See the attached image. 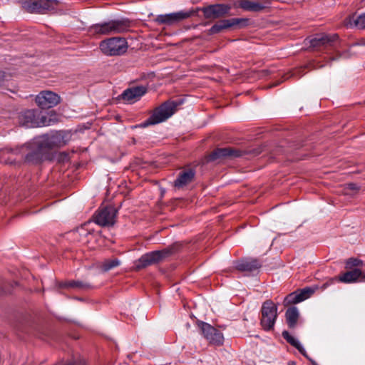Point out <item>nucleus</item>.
I'll use <instances>...</instances> for the list:
<instances>
[{
    "mask_svg": "<svg viewBox=\"0 0 365 365\" xmlns=\"http://www.w3.org/2000/svg\"><path fill=\"white\" fill-rule=\"evenodd\" d=\"M130 26L129 19H118L93 24L88 31L93 36H110L128 31Z\"/></svg>",
    "mask_w": 365,
    "mask_h": 365,
    "instance_id": "obj_1",
    "label": "nucleus"
},
{
    "mask_svg": "<svg viewBox=\"0 0 365 365\" xmlns=\"http://www.w3.org/2000/svg\"><path fill=\"white\" fill-rule=\"evenodd\" d=\"M178 103L174 101H168L154 110L152 115L144 121L141 126L147 127L165 121L176 111Z\"/></svg>",
    "mask_w": 365,
    "mask_h": 365,
    "instance_id": "obj_2",
    "label": "nucleus"
},
{
    "mask_svg": "<svg viewBox=\"0 0 365 365\" xmlns=\"http://www.w3.org/2000/svg\"><path fill=\"white\" fill-rule=\"evenodd\" d=\"M101 52L106 56H119L127 50V42L123 38L112 37L102 41L99 44Z\"/></svg>",
    "mask_w": 365,
    "mask_h": 365,
    "instance_id": "obj_3",
    "label": "nucleus"
},
{
    "mask_svg": "<svg viewBox=\"0 0 365 365\" xmlns=\"http://www.w3.org/2000/svg\"><path fill=\"white\" fill-rule=\"evenodd\" d=\"M19 3L26 11L36 14L55 10L58 4L57 0H20Z\"/></svg>",
    "mask_w": 365,
    "mask_h": 365,
    "instance_id": "obj_4",
    "label": "nucleus"
},
{
    "mask_svg": "<svg viewBox=\"0 0 365 365\" xmlns=\"http://www.w3.org/2000/svg\"><path fill=\"white\" fill-rule=\"evenodd\" d=\"M260 324L264 330L270 331L273 329L277 317V307L271 300H266L261 308Z\"/></svg>",
    "mask_w": 365,
    "mask_h": 365,
    "instance_id": "obj_5",
    "label": "nucleus"
},
{
    "mask_svg": "<svg viewBox=\"0 0 365 365\" xmlns=\"http://www.w3.org/2000/svg\"><path fill=\"white\" fill-rule=\"evenodd\" d=\"M19 120L20 124L27 128H36L48 125L46 116L41 115L37 110H27L22 112Z\"/></svg>",
    "mask_w": 365,
    "mask_h": 365,
    "instance_id": "obj_6",
    "label": "nucleus"
},
{
    "mask_svg": "<svg viewBox=\"0 0 365 365\" xmlns=\"http://www.w3.org/2000/svg\"><path fill=\"white\" fill-rule=\"evenodd\" d=\"M172 254L171 249L153 251L146 253L140 257L136 264V268L140 269L151 264L158 263Z\"/></svg>",
    "mask_w": 365,
    "mask_h": 365,
    "instance_id": "obj_7",
    "label": "nucleus"
},
{
    "mask_svg": "<svg viewBox=\"0 0 365 365\" xmlns=\"http://www.w3.org/2000/svg\"><path fill=\"white\" fill-rule=\"evenodd\" d=\"M192 10L180 11L178 12L161 14L156 16L154 21L159 25L165 24L167 26H173L184 19H188L194 14Z\"/></svg>",
    "mask_w": 365,
    "mask_h": 365,
    "instance_id": "obj_8",
    "label": "nucleus"
},
{
    "mask_svg": "<svg viewBox=\"0 0 365 365\" xmlns=\"http://www.w3.org/2000/svg\"><path fill=\"white\" fill-rule=\"evenodd\" d=\"M117 210L113 206H107L98 210L94 216V222L102 227L113 226L115 222Z\"/></svg>",
    "mask_w": 365,
    "mask_h": 365,
    "instance_id": "obj_9",
    "label": "nucleus"
},
{
    "mask_svg": "<svg viewBox=\"0 0 365 365\" xmlns=\"http://www.w3.org/2000/svg\"><path fill=\"white\" fill-rule=\"evenodd\" d=\"M36 103L41 109H48L56 106L61 102L58 94L51 91H42L35 98Z\"/></svg>",
    "mask_w": 365,
    "mask_h": 365,
    "instance_id": "obj_10",
    "label": "nucleus"
},
{
    "mask_svg": "<svg viewBox=\"0 0 365 365\" xmlns=\"http://www.w3.org/2000/svg\"><path fill=\"white\" fill-rule=\"evenodd\" d=\"M198 326L201 330L204 337L208 341L210 344L215 346H221L224 342V336L221 331L215 329L210 324L200 322Z\"/></svg>",
    "mask_w": 365,
    "mask_h": 365,
    "instance_id": "obj_11",
    "label": "nucleus"
},
{
    "mask_svg": "<svg viewBox=\"0 0 365 365\" xmlns=\"http://www.w3.org/2000/svg\"><path fill=\"white\" fill-rule=\"evenodd\" d=\"M339 38L337 34H317L309 40L310 46L317 51L327 48L333 46V43Z\"/></svg>",
    "mask_w": 365,
    "mask_h": 365,
    "instance_id": "obj_12",
    "label": "nucleus"
},
{
    "mask_svg": "<svg viewBox=\"0 0 365 365\" xmlns=\"http://www.w3.org/2000/svg\"><path fill=\"white\" fill-rule=\"evenodd\" d=\"M39 140L41 143V149H46L48 153L51 150L66 144L61 132H57L51 136L43 137Z\"/></svg>",
    "mask_w": 365,
    "mask_h": 365,
    "instance_id": "obj_13",
    "label": "nucleus"
},
{
    "mask_svg": "<svg viewBox=\"0 0 365 365\" xmlns=\"http://www.w3.org/2000/svg\"><path fill=\"white\" fill-rule=\"evenodd\" d=\"M147 91V88L143 86H133L125 90L120 95V98L123 101L132 104L139 101Z\"/></svg>",
    "mask_w": 365,
    "mask_h": 365,
    "instance_id": "obj_14",
    "label": "nucleus"
},
{
    "mask_svg": "<svg viewBox=\"0 0 365 365\" xmlns=\"http://www.w3.org/2000/svg\"><path fill=\"white\" fill-rule=\"evenodd\" d=\"M230 9V6L226 4H214L205 6L202 11L205 19H217L223 16Z\"/></svg>",
    "mask_w": 365,
    "mask_h": 365,
    "instance_id": "obj_15",
    "label": "nucleus"
},
{
    "mask_svg": "<svg viewBox=\"0 0 365 365\" xmlns=\"http://www.w3.org/2000/svg\"><path fill=\"white\" fill-rule=\"evenodd\" d=\"M242 152L230 147L217 148L208 155V161H215L225 158L240 157Z\"/></svg>",
    "mask_w": 365,
    "mask_h": 365,
    "instance_id": "obj_16",
    "label": "nucleus"
},
{
    "mask_svg": "<svg viewBox=\"0 0 365 365\" xmlns=\"http://www.w3.org/2000/svg\"><path fill=\"white\" fill-rule=\"evenodd\" d=\"M34 150L26 155V161L31 163H38L48 158V153L46 149H41V143L38 140L34 143Z\"/></svg>",
    "mask_w": 365,
    "mask_h": 365,
    "instance_id": "obj_17",
    "label": "nucleus"
},
{
    "mask_svg": "<svg viewBox=\"0 0 365 365\" xmlns=\"http://www.w3.org/2000/svg\"><path fill=\"white\" fill-rule=\"evenodd\" d=\"M247 22V19L238 18L221 20L215 24L210 28L209 32L210 34H217L221 32L224 29L236 26L242 23L246 24Z\"/></svg>",
    "mask_w": 365,
    "mask_h": 365,
    "instance_id": "obj_18",
    "label": "nucleus"
},
{
    "mask_svg": "<svg viewBox=\"0 0 365 365\" xmlns=\"http://www.w3.org/2000/svg\"><path fill=\"white\" fill-rule=\"evenodd\" d=\"M195 176V171L190 168H186L179 172V174L174 181V186L180 189L192 182Z\"/></svg>",
    "mask_w": 365,
    "mask_h": 365,
    "instance_id": "obj_19",
    "label": "nucleus"
},
{
    "mask_svg": "<svg viewBox=\"0 0 365 365\" xmlns=\"http://www.w3.org/2000/svg\"><path fill=\"white\" fill-rule=\"evenodd\" d=\"M269 4V0H264L262 1L243 0L240 3V7L245 11L259 12L268 8Z\"/></svg>",
    "mask_w": 365,
    "mask_h": 365,
    "instance_id": "obj_20",
    "label": "nucleus"
},
{
    "mask_svg": "<svg viewBox=\"0 0 365 365\" xmlns=\"http://www.w3.org/2000/svg\"><path fill=\"white\" fill-rule=\"evenodd\" d=\"M261 263L257 259H245L237 261L235 267L241 272H252L261 267Z\"/></svg>",
    "mask_w": 365,
    "mask_h": 365,
    "instance_id": "obj_21",
    "label": "nucleus"
},
{
    "mask_svg": "<svg viewBox=\"0 0 365 365\" xmlns=\"http://www.w3.org/2000/svg\"><path fill=\"white\" fill-rule=\"evenodd\" d=\"M346 24L349 26H355L360 29H365V13L360 15L353 14L349 16L345 20Z\"/></svg>",
    "mask_w": 365,
    "mask_h": 365,
    "instance_id": "obj_22",
    "label": "nucleus"
},
{
    "mask_svg": "<svg viewBox=\"0 0 365 365\" xmlns=\"http://www.w3.org/2000/svg\"><path fill=\"white\" fill-rule=\"evenodd\" d=\"M299 315L298 309L295 307H292L287 309L285 317L289 328H294L296 327L299 319Z\"/></svg>",
    "mask_w": 365,
    "mask_h": 365,
    "instance_id": "obj_23",
    "label": "nucleus"
},
{
    "mask_svg": "<svg viewBox=\"0 0 365 365\" xmlns=\"http://www.w3.org/2000/svg\"><path fill=\"white\" fill-rule=\"evenodd\" d=\"M282 336L289 344L295 347L303 356L308 358L305 349L301 345L299 341L292 336L287 331H284L282 332Z\"/></svg>",
    "mask_w": 365,
    "mask_h": 365,
    "instance_id": "obj_24",
    "label": "nucleus"
},
{
    "mask_svg": "<svg viewBox=\"0 0 365 365\" xmlns=\"http://www.w3.org/2000/svg\"><path fill=\"white\" fill-rule=\"evenodd\" d=\"M361 275V272L359 269H354L343 274L339 277V280L342 282H354Z\"/></svg>",
    "mask_w": 365,
    "mask_h": 365,
    "instance_id": "obj_25",
    "label": "nucleus"
},
{
    "mask_svg": "<svg viewBox=\"0 0 365 365\" xmlns=\"http://www.w3.org/2000/svg\"><path fill=\"white\" fill-rule=\"evenodd\" d=\"M60 287L76 288L81 290H87L91 288V285L90 284L78 280H72L68 282L61 283Z\"/></svg>",
    "mask_w": 365,
    "mask_h": 365,
    "instance_id": "obj_26",
    "label": "nucleus"
},
{
    "mask_svg": "<svg viewBox=\"0 0 365 365\" xmlns=\"http://www.w3.org/2000/svg\"><path fill=\"white\" fill-rule=\"evenodd\" d=\"M120 261L117 258L107 259L101 262V269L103 272H108L113 268L118 267Z\"/></svg>",
    "mask_w": 365,
    "mask_h": 365,
    "instance_id": "obj_27",
    "label": "nucleus"
},
{
    "mask_svg": "<svg viewBox=\"0 0 365 365\" xmlns=\"http://www.w3.org/2000/svg\"><path fill=\"white\" fill-rule=\"evenodd\" d=\"M303 301V297H301L299 292H294L288 294L284 299L283 304L285 307L292 304H297Z\"/></svg>",
    "mask_w": 365,
    "mask_h": 365,
    "instance_id": "obj_28",
    "label": "nucleus"
},
{
    "mask_svg": "<svg viewBox=\"0 0 365 365\" xmlns=\"http://www.w3.org/2000/svg\"><path fill=\"white\" fill-rule=\"evenodd\" d=\"M317 289V287H305L299 290V294L301 297H303V301L310 297L314 292Z\"/></svg>",
    "mask_w": 365,
    "mask_h": 365,
    "instance_id": "obj_29",
    "label": "nucleus"
},
{
    "mask_svg": "<svg viewBox=\"0 0 365 365\" xmlns=\"http://www.w3.org/2000/svg\"><path fill=\"white\" fill-rule=\"evenodd\" d=\"M361 263V262L357 259H353V258H351L349 259L347 262H346V265L348 267H357L359 266L360 264Z\"/></svg>",
    "mask_w": 365,
    "mask_h": 365,
    "instance_id": "obj_30",
    "label": "nucleus"
},
{
    "mask_svg": "<svg viewBox=\"0 0 365 365\" xmlns=\"http://www.w3.org/2000/svg\"><path fill=\"white\" fill-rule=\"evenodd\" d=\"M344 189L346 190L358 191L359 190V187L355 183H348L345 185Z\"/></svg>",
    "mask_w": 365,
    "mask_h": 365,
    "instance_id": "obj_31",
    "label": "nucleus"
},
{
    "mask_svg": "<svg viewBox=\"0 0 365 365\" xmlns=\"http://www.w3.org/2000/svg\"><path fill=\"white\" fill-rule=\"evenodd\" d=\"M4 73L2 71H0V84L4 81Z\"/></svg>",
    "mask_w": 365,
    "mask_h": 365,
    "instance_id": "obj_32",
    "label": "nucleus"
},
{
    "mask_svg": "<svg viewBox=\"0 0 365 365\" xmlns=\"http://www.w3.org/2000/svg\"><path fill=\"white\" fill-rule=\"evenodd\" d=\"M292 76V75L289 74V73L286 74V75L284 76V81H286V80L289 79Z\"/></svg>",
    "mask_w": 365,
    "mask_h": 365,
    "instance_id": "obj_33",
    "label": "nucleus"
},
{
    "mask_svg": "<svg viewBox=\"0 0 365 365\" xmlns=\"http://www.w3.org/2000/svg\"><path fill=\"white\" fill-rule=\"evenodd\" d=\"M289 365H294V362L292 361L291 363L289 364Z\"/></svg>",
    "mask_w": 365,
    "mask_h": 365,
    "instance_id": "obj_34",
    "label": "nucleus"
},
{
    "mask_svg": "<svg viewBox=\"0 0 365 365\" xmlns=\"http://www.w3.org/2000/svg\"><path fill=\"white\" fill-rule=\"evenodd\" d=\"M364 280L365 281V276L364 277Z\"/></svg>",
    "mask_w": 365,
    "mask_h": 365,
    "instance_id": "obj_35",
    "label": "nucleus"
}]
</instances>
